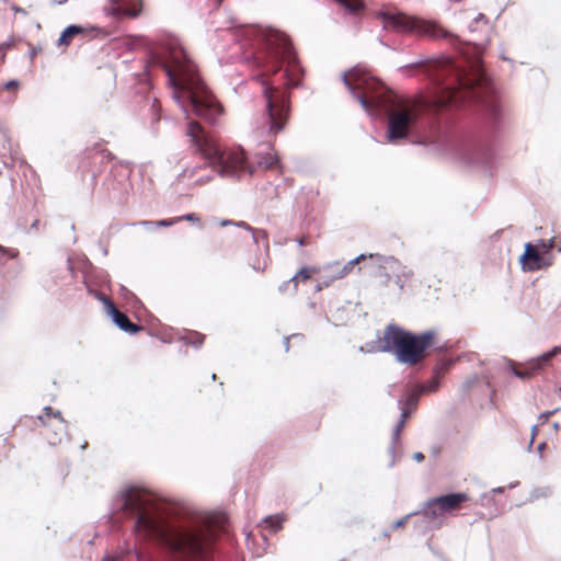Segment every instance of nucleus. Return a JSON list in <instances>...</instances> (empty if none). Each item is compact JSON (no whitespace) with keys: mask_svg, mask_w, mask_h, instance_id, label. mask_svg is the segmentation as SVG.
Wrapping results in <instances>:
<instances>
[{"mask_svg":"<svg viewBox=\"0 0 561 561\" xmlns=\"http://www.w3.org/2000/svg\"><path fill=\"white\" fill-rule=\"evenodd\" d=\"M500 359L501 358L488 362L486 367L481 376L478 374H472L471 376H469L462 382V385L460 387V391L466 393V392L470 391L471 389H473L476 386L483 382L484 386L488 389H490L491 393L493 394L495 392V390L493 389V369H497V368L506 369V364H501V365L499 364Z\"/></svg>","mask_w":561,"mask_h":561,"instance_id":"4468645a","label":"nucleus"},{"mask_svg":"<svg viewBox=\"0 0 561 561\" xmlns=\"http://www.w3.org/2000/svg\"><path fill=\"white\" fill-rule=\"evenodd\" d=\"M98 244H99V248H100V250H101L102 254H103L104 256H106V255L108 254L107 247L103 245L101 242H99Z\"/></svg>","mask_w":561,"mask_h":561,"instance_id":"680f3d73","label":"nucleus"},{"mask_svg":"<svg viewBox=\"0 0 561 561\" xmlns=\"http://www.w3.org/2000/svg\"><path fill=\"white\" fill-rule=\"evenodd\" d=\"M416 404H417V400L411 394H409L404 399L402 398L398 401V407L400 410V417L392 430L391 444L388 447V454L391 456V461L389 462L388 468H393L396 465V461L398 459H400V457H401V453L399 455L397 453V448L401 447L400 434L403 431L408 420L414 412Z\"/></svg>","mask_w":561,"mask_h":561,"instance_id":"9b49d317","label":"nucleus"},{"mask_svg":"<svg viewBox=\"0 0 561 561\" xmlns=\"http://www.w3.org/2000/svg\"><path fill=\"white\" fill-rule=\"evenodd\" d=\"M342 7L347 13L355 14L362 9V3L357 0H333Z\"/></svg>","mask_w":561,"mask_h":561,"instance_id":"cd10ccee","label":"nucleus"},{"mask_svg":"<svg viewBox=\"0 0 561 561\" xmlns=\"http://www.w3.org/2000/svg\"><path fill=\"white\" fill-rule=\"evenodd\" d=\"M104 156L107 159V161H113V160L116 159V156L114 153H112L111 151H107V150L104 151Z\"/></svg>","mask_w":561,"mask_h":561,"instance_id":"4d7b16f0","label":"nucleus"},{"mask_svg":"<svg viewBox=\"0 0 561 561\" xmlns=\"http://www.w3.org/2000/svg\"><path fill=\"white\" fill-rule=\"evenodd\" d=\"M16 229L24 233H30V230L26 229L25 220L23 218H19L16 220Z\"/></svg>","mask_w":561,"mask_h":561,"instance_id":"ea45409f","label":"nucleus"},{"mask_svg":"<svg viewBox=\"0 0 561 561\" xmlns=\"http://www.w3.org/2000/svg\"><path fill=\"white\" fill-rule=\"evenodd\" d=\"M84 33L85 30L81 24H69L61 31L57 39V46H68L76 35Z\"/></svg>","mask_w":561,"mask_h":561,"instance_id":"6ab92c4d","label":"nucleus"},{"mask_svg":"<svg viewBox=\"0 0 561 561\" xmlns=\"http://www.w3.org/2000/svg\"><path fill=\"white\" fill-rule=\"evenodd\" d=\"M537 431H538V426L537 425H533L531 426V437H534V438L536 437Z\"/></svg>","mask_w":561,"mask_h":561,"instance_id":"774afa93","label":"nucleus"},{"mask_svg":"<svg viewBox=\"0 0 561 561\" xmlns=\"http://www.w3.org/2000/svg\"><path fill=\"white\" fill-rule=\"evenodd\" d=\"M489 20L488 18L483 14V13H479L474 19H473V23H483V24H488Z\"/></svg>","mask_w":561,"mask_h":561,"instance_id":"a18cd8bd","label":"nucleus"},{"mask_svg":"<svg viewBox=\"0 0 561 561\" xmlns=\"http://www.w3.org/2000/svg\"><path fill=\"white\" fill-rule=\"evenodd\" d=\"M394 277H396V279H394L396 285L399 287L400 290H402L404 288V280H403L404 277H402L400 275H397Z\"/></svg>","mask_w":561,"mask_h":561,"instance_id":"8fccbe9b","label":"nucleus"},{"mask_svg":"<svg viewBox=\"0 0 561 561\" xmlns=\"http://www.w3.org/2000/svg\"><path fill=\"white\" fill-rule=\"evenodd\" d=\"M131 225L133 226H137V225L142 226L148 231H152V230L157 229L156 228V222L153 220H141V221H138V222H134Z\"/></svg>","mask_w":561,"mask_h":561,"instance_id":"e433bc0d","label":"nucleus"},{"mask_svg":"<svg viewBox=\"0 0 561 561\" xmlns=\"http://www.w3.org/2000/svg\"><path fill=\"white\" fill-rule=\"evenodd\" d=\"M468 30L469 32L473 33L478 30V24L477 23H473V20L469 23L468 25Z\"/></svg>","mask_w":561,"mask_h":561,"instance_id":"052dcab7","label":"nucleus"},{"mask_svg":"<svg viewBox=\"0 0 561 561\" xmlns=\"http://www.w3.org/2000/svg\"><path fill=\"white\" fill-rule=\"evenodd\" d=\"M291 340V336H284L283 337V345H284V348H285V352H288L289 351V341Z\"/></svg>","mask_w":561,"mask_h":561,"instance_id":"603ef678","label":"nucleus"},{"mask_svg":"<svg viewBox=\"0 0 561 561\" xmlns=\"http://www.w3.org/2000/svg\"><path fill=\"white\" fill-rule=\"evenodd\" d=\"M186 345H191L194 348H199L205 340V335L196 331H186L181 337Z\"/></svg>","mask_w":561,"mask_h":561,"instance_id":"412c9836","label":"nucleus"},{"mask_svg":"<svg viewBox=\"0 0 561 561\" xmlns=\"http://www.w3.org/2000/svg\"><path fill=\"white\" fill-rule=\"evenodd\" d=\"M218 224H219L221 227H228V226H234V227H236L237 221L231 220V219H220V220L218 221Z\"/></svg>","mask_w":561,"mask_h":561,"instance_id":"de8ad7c7","label":"nucleus"},{"mask_svg":"<svg viewBox=\"0 0 561 561\" xmlns=\"http://www.w3.org/2000/svg\"><path fill=\"white\" fill-rule=\"evenodd\" d=\"M368 257L366 254H359L358 256L350 260L343 267H339V263L329 265L328 268L333 273V278L340 279L346 276L360 261Z\"/></svg>","mask_w":561,"mask_h":561,"instance_id":"a211bd4d","label":"nucleus"},{"mask_svg":"<svg viewBox=\"0 0 561 561\" xmlns=\"http://www.w3.org/2000/svg\"><path fill=\"white\" fill-rule=\"evenodd\" d=\"M156 228H167V227H171L175 224L179 222V219H176V217H173V218H170V219H159V220H156Z\"/></svg>","mask_w":561,"mask_h":561,"instance_id":"72a5a7b5","label":"nucleus"},{"mask_svg":"<svg viewBox=\"0 0 561 561\" xmlns=\"http://www.w3.org/2000/svg\"><path fill=\"white\" fill-rule=\"evenodd\" d=\"M442 377V368L437 365L434 366L431 378L426 381H422L419 383V391L422 393L435 392L440 387Z\"/></svg>","mask_w":561,"mask_h":561,"instance_id":"f3484780","label":"nucleus"},{"mask_svg":"<svg viewBox=\"0 0 561 561\" xmlns=\"http://www.w3.org/2000/svg\"><path fill=\"white\" fill-rule=\"evenodd\" d=\"M558 409H554L552 411H545L539 415V419L542 420V422H546L551 415H553Z\"/></svg>","mask_w":561,"mask_h":561,"instance_id":"49530a36","label":"nucleus"},{"mask_svg":"<svg viewBox=\"0 0 561 561\" xmlns=\"http://www.w3.org/2000/svg\"><path fill=\"white\" fill-rule=\"evenodd\" d=\"M83 285L85 286L87 293L103 305L104 312L108 309L110 305H114L103 293L96 290L90 280L88 283H83Z\"/></svg>","mask_w":561,"mask_h":561,"instance_id":"b1692460","label":"nucleus"},{"mask_svg":"<svg viewBox=\"0 0 561 561\" xmlns=\"http://www.w3.org/2000/svg\"><path fill=\"white\" fill-rule=\"evenodd\" d=\"M561 354V346L557 345L547 352L539 354L536 357H531L525 362V368L523 370L516 369V363L507 357H502L499 364H506V369L516 378L522 380H528L535 375L542 371L545 368L550 366L552 358Z\"/></svg>","mask_w":561,"mask_h":561,"instance_id":"9d476101","label":"nucleus"},{"mask_svg":"<svg viewBox=\"0 0 561 561\" xmlns=\"http://www.w3.org/2000/svg\"><path fill=\"white\" fill-rule=\"evenodd\" d=\"M469 500L466 492H447L428 499L423 503L422 510L409 513L404 517L392 523L391 529L402 528L412 516H422L432 528H439L447 514L461 507Z\"/></svg>","mask_w":561,"mask_h":561,"instance_id":"1a4fd4ad","label":"nucleus"},{"mask_svg":"<svg viewBox=\"0 0 561 561\" xmlns=\"http://www.w3.org/2000/svg\"><path fill=\"white\" fill-rule=\"evenodd\" d=\"M20 87V81L18 79H10L3 85L4 90L18 89Z\"/></svg>","mask_w":561,"mask_h":561,"instance_id":"58836bf2","label":"nucleus"},{"mask_svg":"<svg viewBox=\"0 0 561 561\" xmlns=\"http://www.w3.org/2000/svg\"><path fill=\"white\" fill-rule=\"evenodd\" d=\"M546 447H547L546 442H541L537 445V453H538L540 459H542L543 450L546 449Z\"/></svg>","mask_w":561,"mask_h":561,"instance_id":"09e8293b","label":"nucleus"},{"mask_svg":"<svg viewBox=\"0 0 561 561\" xmlns=\"http://www.w3.org/2000/svg\"><path fill=\"white\" fill-rule=\"evenodd\" d=\"M294 285V280L291 279V277L288 279V280H285L279 286H278V291L279 293H288L290 290V285Z\"/></svg>","mask_w":561,"mask_h":561,"instance_id":"4c0bfd02","label":"nucleus"},{"mask_svg":"<svg viewBox=\"0 0 561 561\" xmlns=\"http://www.w3.org/2000/svg\"><path fill=\"white\" fill-rule=\"evenodd\" d=\"M440 450H442L440 447L437 445L431 447V454L434 457H437L440 454Z\"/></svg>","mask_w":561,"mask_h":561,"instance_id":"864d4df0","label":"nucleus"},{"mask_svg":"<svg viewBox=\"0 0 561 561\" xmlns=\"http://www.w3.org/2000/svg\"><path fill=\"white\" fill-rule=\"evenodd\" d=\"M505 486H496L491 490L492 494H502L505 492Z\"/></svg>","mask_w":561,"mask_h":561,"instance_id":"5fc2aeb1","label":"nucleus"},{"mask_svg":"<svg viewBox=\"0 0 561 561\" xmlns=\"http://www.w3.org/2000/svg\"><path fill=\"white\" fill-rule=\"evenodd\" d=\"M385 30L399 33H419L435 39H447L451 44L459 42L457 35L434 21H426L407 15L400 10L388 9L381 15Z\"/></svg>","mask_w":561,"mask_h":561,"instance_id":"0eeeda50","label":"nucleus"},{"mask_svg":"<svg viewBox=\"0 0 561 561\" xmlns=\"http://www.w3.org/2000/svg\"><path fill=\"white\" fill-rule=\"evenodd\" d=\"M0 253L7 255L9 259H15L19 255V250L12 248H5L0 244Z\"/></svg>","mask_w":561,"mask_h":561,"instance_id":"c9c22d12","label":"nucleus"},{"mask_svg":"<svg viewBox=\"0 0 561 561\" xmlns=\"http://www.w3.org/2000/svg\"><path fill=\"white\" fill-rule=\"evenodd\" d=\"M285 516L282 514L268 515L264 517L262 520L265 528L268 529L271 533H277L278 530H280L283 528Z\"/></svg>","mask_w":561,"mask_h":561,"instance_id":"aec40b11","label":"nucleus"},{"mask_svg":"<svg viewBox=\"0 0 561 561\" xmlns=\"http://www.w3.org/2000/svg\"><path fill=\"white\" fill-rule=\"evenodd\" d=\"M550 494H551V489L549 486L534 488L529 492V496L526 500V502L533 503V502H535V501H537L539 499L548 497Z\"/></svg>","mask_w":561,"mask_h":561,"instance_id":"c85d7f7f","label":"nucleus"},{"mask_svg":"<svg viewBox=\"0 0 561 561\" xmlns=\"http://www.w3.org/2000/svg\"><path fill=\"white\" fill-rule=\"evenodd\" d=\"M44 411V415H38L37 419L38 421L42 423V424H46L45 422V417H55V419H58L59 421V424L62 426V427H66V424L67 422L65 421V419L62 417V414L59 410H54L50 405H46L44 407L43 409Z\"/></svg>","mask_w":561,"mask_h":561,"instance_id":"a878e982","label":"nucleus"},{"mask_svg":"<svg viewBox=\"0 0 561 561\" xmlns=\"http://www.w3.org/2000/svg\"><path fill=\"white\" fill-rule=\"evenodd\" d=\"M79 268L82 273V283L90 280V274L96 268L85 254H81L78 260Z\"/></svg>","mask_w":561,"mask_h":561,"instance_id":"4be33fe9","label":"nucleus"},{"mask_svg":"<svg viewBox=\"0 0 561 561\" xmlns=\"http://www.w3.org/2000/svg\"><path fill=\"white\" fill-rule=\"evenodd\" d=\"M176 219H179V222L183 221V220L190 221V222H193V224L199 222V216L197 214H195V213H186V214H184L182 216L176 217Z\"/></svg>","mask_w":561,"mask_h":561,"instance_id":"f704fd0d","label":"nucleus"},{"mask_svg":"<svg viewBox=\"0 0 561 561\" xmlns=\"http://www.w3.org/2000/svg\"><path fill=\"white\" fill-rule=\"evenodd\" d=\"M236 227L244 229L249 232H252L254 230V228H252L248 222L243 220L237 221Z\"/></svg>","mask_w":561,"mask_h":561,"instance_id":"79ce46f5","label":"nucleus"},{"mask_svg":"<svg viewBox=\"0 0 561 561\" xmlns=\"http://www.w3.org/2000/svg\"><path fill=\"white\" fill-rule=\"evenodd\" d=\"M110 517L115 523L122 518L131 520L136 530L181 556H202L213 540L207 516L138 484H127L119 491Z\"/></svg>","mask_w":561,"mask_h":561,"instance_id":"7ed1b4c3","label":"nucleus"},{"mask_svg":"<svg viewBox=\"0 0 561 561\" xmlns=\"http://www.w3.org/2000/svg\"><path fill=\"white\" fill-rule=\"evenodd\" d=\"M518 485H519V481H513V482H511V483H510L507 486H505V488H506V489L512 490V489H515V488H516V486H518Z\"/></svg>","mask_w":561,"mask_h":561,"instance_id":"69168bd1","label":"nucleus"},{"mask_svg":"<svg viewBox=\"0 0 561 561\" xmlns=\"http://www.w3.org/2000/svg\"><path fill=\"white\" fill-rule=\"evenodd\" d=\"M90 283L92 286H107L110 285V275L106 271L96 267L90 274Z\"/></svg>","mask_w":561,"mask_h":561,"instance_id":"5701e85b","label":"nucleus"},{"mask_svg":"<svg viewBox=\"0 0 561 561\" xmlns=\"http://www.w3.org/2000/svg\"><path fill=\"white\" fill-rule=\"evenodd\" d=\"M10 47H11L10 42H3L2 44H0V50L8 49Z\"/></svg>","mask_w":561,"mask_h":561,"instance_id":"0e129e2a","label":"nucleus"},{"mask_svg":"<svg viewBox=\"0 0 561 561\" xmlns=\"http://www.w3.org/2000/svg\"><path fill=\"white\" fill-rule=\"evenodd\" d=\"M341 80L368 116L375 118L382 114L388 117L386 131L388 142L398 144L409 137L412 127L416 124V118L408 111H393L400 101L388 87L376 80L359 65L343 72Z\"/></svg>","mask_w":561,"mask_h":561,"instance_id":"20e7f679","label":"nucleus"},{"mask_svg":"<svg viewBox=\"0 0 561 561\" xmlns=\"http://www.w3.org/2000/svg\"><path fill=\"white\" fill-rule=\"evenodd\" d=\"M105 313L116 328L129 335H134L141 330V328L137 323H134L127 314L118 311L115 305H110Z\"/></svg>","mask_w":561,"mask_h":561,"instance_id":"dca6fc26","label":"nucleus"},{"mask_svg":"<svg viewBox=\"0 0 561 561\" xmlns=\"http://www.w3.org/2000/svg\"><path fill=\"white\" fill-rule=\"evenodd\" d=\"M412 459L417 461V462H421V461L424 460V455L421 451H416V453L413 454Z\"/></svg>","mask_w":561,"mask_h":561,"instance_id":"3c124183","label":"nucleus"},{"mask_svg":"<svg viewBox=\"0 0 561 561\" xmlns=\"http://www.w3.org/2000/svg\"><path fill=\"white\" fill-rule=\"evenodd\" d=\"M252 239L255 244H259L260 241L267 240V233L263 229H254L252 232Z\"/></svg>","mask_w":561,"mask_h":561,"instance_id":"473e14b6","label":"nucleus"},{"mask_svg":"<svg viewBox=\"0 0 561 561\" xmlns=\"http://www.w3.org/2000/svg\"><path fill=\"white\" fill-rule=\"evenodd\" d=\"M553 261L554 256H547L531 242L524 244V251L518 257L524 272L546 270L553 264Z\"/></svg>","mask_w":561,"mask_h":561,"instance_id":"ddd939ff","label":"nucleus"},{"mask_svg":"<svg viewBox=\"0 0 561 561\" xmlns=\"http://www.w3.org/2000/svg\"><path fill=\"white\" fill-rule=\"evenodd\" d=\"M313 272V268L309 266H302L294 276H291V279L294 280V286L291 287V294L297 293V286L300 280H307L309 279L311 273Z\"/></svg>","mask_w":561,"mask_h":561,"instance_id":"bb28decb","label":"nucleus"},{"mask_svg":"<svg viewBox=\"0 0 561 561\" xmlns=\"http://www.w3.org/2000/svg\"><path fill=\"white\" fill-rule=\"evenodd\" d=\"M368 259L381 268L389 270L393 276L400 275L404 278L412 276V271L392 255L386 256L378 253H370L368 254Z\"/></svg>","mask_w":561,"mask_h":561,"instance_id":"2eb2a0df","label":"nucleus"},{"mask_svg":"<svg viewBox=\"0 0 561 561\" xmlns=\"http://www.w3.org/2000/svg\"><path fill=\"white\" fill-rule=\"evenodd\" d=\"M426 125H427V128L430 131L439 133V130H440V124L438 122L437 123L428 122V123H426Z\"/></svg>","mask_w":561,"mask_h":561,"instance_id":"a19ab883","label":"nucleus"},{"mask_svg":"<svg viewBox=\"0 0 561 561\" xmlns=\"http://www.w3.org/2000/svg\"><path fill=\"white\" fill-rule=\"evenodd\" d=\"M12 10L15 12V13H21L23 15H25L27 12L24 8H21V7H18V5H13L12 7Z\"/></svg>","mask_w":561,"mask_h":561,"instance_id":"6e6d98bb","label":"nucleus"},{"mask_svg":"<svg viewBox=\"0 0 561 561\" xmlns=\"http://www.w3.org/2000/svg\"><path fill=\"white\" fill-rule=\"evenodd\" d=\"M449 65L450 61L446 57H442L439 59L428 57L412 61L401 67V70L403 71H408L411 68L421 69L428 76L433 83L437 84L439 92L434 96L428 107L431 115H438L442 112L449 111L453 107L454 102H456V90L450 85L444 84L440 78V72L449 67Z\"/></svg>","mask_w":561,"mask_h":561,"instance_id":"6e6552de","label":"nucleus"},{"mask_svg":"<svg viewBox=\"0 0 561 561\" xmlns=\"http://www.w3.org/2000/svg\"><path fill=\"white\" fill-rule=\"evenodd\" d=\"M159 59L172 88V98L183 111L186 135L195 152L201 154L221 178L239 180L256 168L273 169L279 163L276 152H259L256 163L249 161L241 148L227 149L208 133L203 124L215 126L224 107L197 72L196 66L175 36H165L160 44Z\"/></svg>","mask_w":561,"mask_h":561,"instance_id":"f257e3e1","label":"nucleus"},{"mask_svg":"<svg viewBox=\"0 0 561 561\" xmlns=\"http://www.w3.org/2000/svg\"><path fill=\"white\" fill-rule=\"evenodd\" d=\"M42 51L41 46H33L30 49V59L33 60Z\"/></svg>","mask_w":561,"mask_h":561,"instance_id":"37998d69","label":"nucleus"},{"mask_svg":"<svg viewBox=\"0 0 561 561\" xmlns=\"http://www.w3.org/2000/svg\"><path fill=\"white\" fill-rule=\"evenodd\" d=\"M45 531L47 533V537H51V538L56 537L57 531L56 530H51L49 526L45 527Z\"/></svg>","mask_w":561,"mask_h":561,"instance_id":"13d9d810","label":"nucleus"},{"mask_svg":"<svg viewBox=\"0 0 561 561\" xmlns=\"http://www.w3.org/2000/svg\"><path fill=\"white\" fill-rule=\"evenodd\" d=\"M142 9V0H105L102 12L114 21H122L138 18Z\"/></svg>","mask_w":561,"mask_h":561,"instance_id":"f8f14e48","label":"nucleus"},{"mask_svg":"<svg viewBox=\"0 0 561 561\" xmlns=\"http://www.w3.org/2000/svg\"><path fill=\"white\" fill-rule=\"evenodd\" d=\"M290 336H291V339H297V340H300V341H302L304 337H305L304 334H301V333H294Z\"/></svg>","mask_w":561,"mask_h":561,"instance_id":"338daca9","label":"nucleus"},{"mask_svg":"<svg viewBox=\"0 0 561 561\" xmlns=\"http://www.w3.org/2000/svg\"><path fill=\"white\" fill-rule=\"evenodd\" d=\"M478 84L481 92L488 95L479 124L457 138L454 146L467 163L491 170L496 158L493 139L501 128L503 110L497 100V88L493 77L481 71Z\"/></svg>","mask_w":561,"mask_h":561,"instance_id":"39448f33","label":"nucleus"},{"mask_svg":"<svg viewBox=\"0 0 561 561\" xmlns=\"http://www.w3.org/2000/svg\"><path fill=\"white\" fill-rule=\"evenodd\" d=\"M228 31L234 41L251 49L260 71L254 79L260 83L265 101L261 136H276L285 129L289 112V93L286 89L300 87L304 69L286 34L274 27L239 24L230 19Z\"/></svg>","mask_w":561,"mask_h":561,"instance_id":"f03ea898","label":"nucleus"},{"mask_svg":"<svg viewBox=\"0 0 561 561\" xmlns=\"http://www.w3.org/2000/svg\"><path fill=\"white\" fill-rule=\"evenodd\" d=\"M437 344V332L428 329L414 332L391 322L382 335H377L376 341L367 342L359 347L362 353H390L400 364L412 366L430 348Z\"/></svg>","mask_w":561,"mask_h":561,"instance_id":"423d86ee","label":"nucleus"},{"mask_svg":"<svg viewBox=\"0 0 561 561\" xmlns=\"http://www.w3.org/2000/svg\"><path fill=\"white\" fill-rule=\"evenodd\" d=\"M536 247L547 256H554L552 250L557 248V238L552 237L550 239H538Z\"/></svg>","mask_w":561,"mask_h":561,"instance_id":"393cba45","label":"nucleus"},{"mask_svg":"<svg viewBox=\"0 0 561 561\" xmlns=\"http://www.w3.org/2000/svg\"><path fill=\"white\" fill-rule=\"evenodd\" d=\"M335 279L336 278H333V273H331L330 275L323 276L322 280H320L316 285L314 290L321 291L323 288L329 287L332 284V282H334Z\"/></svg>","mask_w":561,"mask_h":561,"instance_id":"2f4dec72","label":"nucleus"},{"mask_svg":"<svg viewBox=\"0 0 561 561\" xmlns=\"http://www.w3.org/2000/svg\"><path fill=\"white\" fill-rule=\"evenodd\" d=\"M38 226H39V220L35 219V220L31 224V226H30V232H31L32 230L37 231V230H38Z\"/></svg>","mask_w":561,"mask_h":561,"instance_id":"bf43d9fd","label":"nucleus"},{"mask_svg":"<svg viewBox=\"0 0 561 561\" xmlns=\"http://www.w3.org/2000/svg\"><path fill=\"white\" fill-rule=\"evenodd\" d=\"M119 294L124 299L131 301L135 307L141 305V301L126 286H119Z\"/></svg>","mask_w":561,"mask_h":561,"instance_id":"7c9ffc66","label":"nucleus"},{"mask_svg":"<svg viewBox=\"0 0 561 561\" xmlns=\"http://www.w3.org/2000/svg\"><path fill=\"white\" fill-rule=\"evenodd\" d=\"M67 268H68V271L70 272L71 276H73V277H75V276H76V274H77V268L75 267V265H73V262H72L71 257H68V259H67Z\"/></svg>","mask_w":561,"mask_h":561,"instance_id":"c03bdc74","label":"nucleus"},{"mask_svg":"<svg viewBox=\"0 0 561 561\" xmlns=\"http://www.w3.org/2000/svg\"><path fill=\"white\" fill-rule=\"evenodd\" d=\"M377 270L375 272V276L380 278L381 286H388L391 280L392 273L389 270H383L375 263Z\"/></svg>","mask_w":561,"mask_h":561,"instance_id":"c756f323","label":"nucleus"},{"mask_svg":"<svg viewBox=\"0 0 561 561\" xmlns=\"http://www.w3.org/2000/svg\"><path fill=\"white\" fill-rule=\"evenodd\" d=\"M0 133L4 135V138L7 141H9V137L7 136V129L5 127L2 125V123H0Z\"/></svg>","mask_w":561,"mask_h":561,"instance_id":"e2e57ef3","label":"nucleus"}]
</instances>
